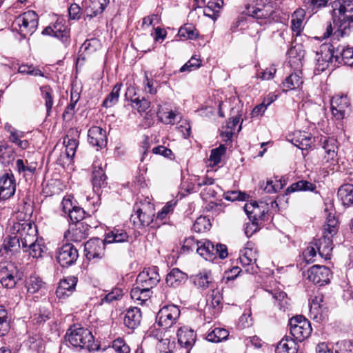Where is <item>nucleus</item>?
<instances>
[{
	"label": "nucleus",
	"mask_w": 353,
	"mask_h": 353,
	"mask_svg": "<svg viewBox=\"0 0 353 353\" xmlns=\"http://www.w3.org/2000/svg\"><path fill=\"white\" fill-rule=\"evenodd\" d=\"M65 339L75 347L84 348L89 351L97 348L92 332L80 325L74 324L70 326L66 332Z\"/></svg>",
	"instance_id": "nucleus-2"
},
{
	"label": "nucleus",
	"mask_w": 353,
	"mask_h": 353,
	"mask_svg": "<svg viewBox=\"0 0 353 353\" xmlns=\"http://www.w3.org/2000/svg\"><path fill=\"white\" fill-rule=\"evenodd\" d=\"M121 87V83H117L115 84L111 92L103 101L102 105L103 107L110 108L118 102Z\"/></svg>",
	"instance_id": "nucleus-46"
},
{
	"label": "nucleus",
	"mask_w": 353,
	"mask_h": 353,
	"mask_svg": "<svg viewBox=\"0 0 353 353\" xmlns=\"http://www.w3.org/2000/svg\"><path fill=\"white\" fill-rule=\"evenodd\" d=\"M6 128L10 132V141L19 147V142H21V139L24 137L25 133L13 128L11 125H6Z\"/></svg>",
	"instance_id": "nucleus-61"
},
{
	"label": "nucleus",
	"mask_w": 353,
	"mask_h": 353,
	"mask_svg": "<svg viewBox=\"0 0 353 353\" xmlns=\"http://www.w3.org/2000/svg\"><path fill=\"white\" fill-rule=\"evenodd\" d=\"M250 7L251 6L249 3L245 5V10L248 15L256 19H265V23H271L272 19H273V15L274 14L273 8L264 7H252V10H250Z\"/></svg>",
	"instance_id": "nucleus-28"
},
{
	"label": "nucleus",
	"mask_w": 353,
	"mask_h": 353,
	"mask_svg": "<svg viewBox=\"0 0 353 353\" xmlns=\"http://www.w3.org/2000/svg\"><path fill=\"white\" fill-rule=\"evenodd\" d=\"M37 163L36 162L29 163L27 160L23 161L21 159L16 161V168L19 173L34 174L37 170Z\"/></svg>",
	"instance_id": "nucleus-50"
},
{
	"label": "nucleus",
	"mask_w": 353,
	"mask_h": 353,
	"mask_svg": "<svg viewBox=\"0 0 353 353\" xmlns=\"http://www.w3.org/2000/svg\"><path fill=\"white\" fill-rule=\"evenodd\" d=\"M332 237L333 236L323 232L321 238L315 240L314 245L319 255L326 260L330 259L331 256L333 249Z\"/></svg>",
	"instance_id": "nucleus-23"
},
{
	"label": "nucleus",
	"mask_w": 353,
	"mask_h": 353,
	"mask_svg": "<svg viewBox=\"0 0 353 353\" xmlns=\"http://www.w3.org/2000/svg\"><path fill=\"white\" fill-rule=\"evenodd\" d=\"M19 279V272L14 263L9 262L0 264V282L4 288H14Z\"/></svg>",
	"instance_id": "nucleus-9"
},
{
	"label": "nucleus",
	"mask_w": 353,
	"mask_h": 353,
	"mask_svg": "<svg viewBox=\"0 0 353 353\" xmlns=\"http://www.w3.org/2000/svg\"><path fill=\"white\" fill-rule=\"evenodd\" d=\"M16 190L14 176L6 173L0 178V199L6 200L14 195Z\"/></svg>",
	"instance_id": "nucleus-18"
},
{
	"label": "nucleus",
	"mask_w": 353,
	"mask_h": 353,
	"mask_svg": "<svg viewBox=\"0 0 353 353\" xmlns=\"http://www.w3.org/2000/svg\"><path fill=\"white\" fill-rule=\"evenodd\" d=\"M180 314L181 311L177 305H164L157 313L156 321L160 327L167 330L176 323Z\"/></svg>",
	"instance_id": "nucleus-7"
},
{
	"label": "nucleus",
	"mask_w": 353,
	"mask_h": 353,
	"mask_svg": "<svg viewBox=\"0 0 353 353\" xmlns=\"http://www.w3.org/2000/svg\"><path fill=\"white\" fill-rule=\"evenodd\" d=\"M194 285L199 290L204 291L207 289L212 290L215 288V283L210 272H200L191 277Z\"/></svg>",
	"instance_id": "nucleus-26"
},
{
	"label": "nucleus",
	"mask_w": 353,
	"mask_h": 353,
	"mask_svg": "<svg viewBox=\"0 0 353 353\" xmlns=\"http://www.w3.org/2000/svg\"><path fill=\"white\" fill-rule=\"evenodd\" d=\"M225 152L226 147L221 144L218 148L211 150L209 160L212 163L213 165H216L221 162V157L225 154Z\"/></svg>",
	"instance_id": "nucleus-58"
},
{
	"label": "nucleus",
	"mask_w": 353,
	"mask_h": 353,
	"mask_svg": "<svg viewBox=\"0 0 353 353\" xmlns=\"http://www.w3.org/2000/svg\"><path fill=\"white\" fill-rule=\"evenodd\" d=\"M144 208H141L138 203L133 207L134 213L131 215L130 221L137 228L149 226L153 221L154 214L148 212Z\"/></svg>",
	"instance_id": "nucleus-14"
},
{
	"label": "nucleus",
	"mask_w": 353,
	"mask_h": 353,
	"mask_svg": "<svg viewBox=\"0 0 353 353\" xmlns=\"http://www.w3.org/2000/svg\"><path fill=\"white\" fill-rule=\"evenodd\" d=\"M39 24V17L33 10H28L19 15L12 23V29L26 38L32 35Z\"/></svg>",
	"instance_id": "nucleus-3"
},
{
	"label": "nucleus",
	"mask_w": 353,
	"mask_h": 353,
	"mask_svg": "<svg viewBox=\"0 0 353 353\" xmlns=\"http://www.w3.org/2000/svg\"><path fill=\"white\" fill-rule=\"evenodd\" d=\"M78 257V250L72 243H65L57 249V261L63 268L73 265Z\"/></svg>",
	"instance_id": "nucleus-11"
},
{
	"label": "nucleus",
	"mask_w": 353,
	"mask_h": 353,
	"mask_svg": "<svg viewBox=\"0 0 353 353\" xmlns=\"http://www.w3.org/2000/svg\"><path fill=\"white\" fill-rule=\"evenodd\" d=\"M229 336V332L224 328L215 327L211 332H210L206 339L212 343H219L228 339Z\"/></svg>",
	"instance_id": "nucleus-47"
},
{
	"label": "nucleus",
	"mask_w": 353,
	"mask_h": 353,
	"mask_svg": "<svg viewBox=\"0 0 353 353\" xmlns=\"http://www.w3.org/2000/svg\"><path fill=\"white\" fill-rule=\"evenodd\" d=\"M161 280L157 266L145 268L137 277L135 285H139L148 290L155 287Z\"/></svg>",
	"instance_id": "nucleus-10"
},
{
	"label": "nucleus",
	"mask_w": 353,
	"mask_h": 353,
	"mask_svg": "<svg viewBox=\"0 0 353 353\" xmlns=\"http://www.w3.org/2000/svg\"><path fill=\"white\" fill-rule=\"evenodd\" d=\"M244 210L254 225L257 226L268 219V208L265 205H259L256 201L246 203Z\"/></svg>",
	"instance_id": "nucleus-12"
},
{
	"label": "nucleus",
	"mask_w": 353,
	"mask_h": 353,
	"mask_svg": "<svg viewBox=\"0 0 353 353\" xmlns=\"http://www.w3.org/2000/svg\"><path fill=\"white\" fill-rule=\"evenodd\" d=\"M78 279L75 276H67L59 282L56 290V295L59 299H65L70 296L75 290Z\"/></svg>",
	"instance_id": "nucleus-22"
},
{
	"label": "nucleus",
	"mask_w": 353,
	"mask_h": 353,
	"mask_svg": "<svg viewBox=\"0 0 353 353\" xmlns=\"http://www.w3.org/2000/svg\"><path fill=\"white\" fill-rule=\"evenodd\" d=\"M79 132L77 128H72L68 131L64 137L63 144L65 147V154L68 158L72 159L79 145Z\"/></svg>",
	"instance_id": "nucleus-20"
},
{
	"label": "nucleus",
	"mask_w": 353,
	"mask_h": 353,
	"mask_svg": "<svg viewBox=\"0 0 353 353\" xmlns=\"http://www.w3.org/2000/svg\"><path fill=\"white\" fill-rule=\"evenodd\" d=\"M323 148L325 153L323 157V163L330 162L332 165H334L337 161L336 140L334 138H325L323 141Z\"/></svg>",
	"instance_id": "nucleus-27"
},
{
	"label": "nucleus",
	"mask_w": 353,
	"mask_h": 353,
	"mask_svg": "<svg viewBox=\"0 0 353 353\" xmlns=\"http://www.w3.org/2000/svg\"><path fill=\"white\" fill-rule=\"evenodd\" d=\"M290 332L295 341L301 342L307 339L312 332L310 321L303 316H296L289 322Z\"/></svg>",
	"instance_id": "nucleus-6"
},
{
	"label": "nucleus",
	"mask_w": 353,
	"mask_h": 353,
	"mask_svg": "<svg viewBox=\"0 0 353 353\" xmlns=\"http://www.w3.org/2000/svg\"><path fill=\"white\" fill-rule=\"evenodd\" d=\"M112 348L116 353H130L129 345L121 338H118L113 341Z\"/></svg>",
	"instance_id": "nucleus-64"
},
{
	"label": "nucleus",
	"mask_w": 353,
	"mask_h": 353,
	"mask_svg": "<svg viewBox=\"0 0 353 353\" xmlns=\"http://www.w3.org/2000/svg\"><path fill=\"white\" fill-rule=\"evenodd\" d=\"M287 55L289 58V63L292 65L296 64L297 66L302 65V59L304 57L305 52L303 49V46L296 43L292 46L287 52Z\"/></svg>",
	"instance_id": "nucleus-36"
},
{
	"label": "nucleus",
	"mask_w": 353,
	"mask_h": 353,
	"mask_svg": "<svg viewBox=\"0 0 353 353\" xmlns=\"http://www.w3.org/2000/svg\"><path fill=\"white\" fill-rule=\"evenodd\" d=\"M303 4L306 10L312 13H316L326 6V2L323 0H303Z\"/></svg>",
	"instance_id": "nucleus-57"
},
{
	"label": "nucleus",
	"mask_w": 353,
	"mask_h": 353,
	"mask_svg": "<svg viewBox=\"0 0 353 353\" xmlns=\"http://www.w3.org/2000/svg\"><path fill=\"white\" fill-rule=\"evenodd\" d=\"M335 353H353V343L350 340L338 341L335 345Z\"/></svg>",
	"instance_id": "nucleus-60"
},
{
	"label": "nucleus",
	"mask_w": 353,
	"mask_h": 353,
	"mask_svg": "<svg viewBox=\"0 0 353 353\" xmlns=\"http://www.w3.org/2000/svg\"><path fill=\"white\" fill-rule=\"evenodd\" d=\"M106 176L101 166L93 165L92 182L94 188H100L106 183Z\"/></svg>",
	"instance_id": "nucleus-43"
},
{
	"label": "nucleus",
	"mask_w": 353,
	"mask_h": 353,
	"mask_svg": "<svg viewBox=\"0 0 353 353\" xmlns=\"http://www.w3.org/2000/svg\"><path fill=\"white\" fill-rule=\"evenodd\" d=\"M89 226L83 222L70 225L65 236L74 242H81L88 236Z\"/></svg>",
	"instance_id": "nucleus-17"
},
{
	"label": "nucleus",
	"mask_w": 353,
	"mask_h": 353,
	"mask_svg": "<svg viewBox=\"0 0 353 353\" xmlns=\"http://www.w3.org/2000/svg\"><path fill=\"white\" fill-rule=\"evenodd\" d=\"M241 265L245 268V272L249 274H256L259 267L256 264L257 260L256 252L253 249L244 248L241 250L239 258Z\"/></svg>",
	"instance_id": "nucleus-15"
},
{
	"label": "nucleus",
	"mask_w": 353,
	"mask_h": 353,
	"mask_svg": "<svg viewBox=\"0 0 353 353\" xmlns=\"http://www.w3.org/2000/svg\"><path fill=\"white\" fill-rule=\"evenodd\" d=\"M21 248V243L16 234L14 236L6 237L0 248V254L1 256L8 255L9 254H14L17 252Z\"/></svg>",
	"instance_id": "nucleus-30"
},
{
	"label": "nucleus",
	"mask_w": 353,
	"mask_h": 353,
	"mask_svg": "<svg viewBox=\"0 0 353 353\" xmlns=\"http://www.w3.org/2000/svg\"><path fill=\"white\" fill-rule=\"evenodd\" d=\"M108 3L109 0H90V6L85 10L86 17L92 19L102 14Z\"/></svg>",
	"instance_id": "nucleus-35"
},
{
	"label": "nucleus",
	"mask_w": 353,
	"mask_h": 353,
	"mask_svg": "<svg viewBox=\"0 0 353 353\" xmlns=\"http://www.w3.org/2000/svg\"><path fill=\"white\" fill-rule=\"evenodd\" d=\"M18 72L19 73L24 74L44 77L43 73L39 68L34 67L32 65H21L19 67Z\"/></svg>",
	"instance_id": "nucleus-62"
},
{
	"label": "nucleus",
	"mask_w": 353,
	"mask_h": 353,
	"mask_svg": "<svg viewBox=\"0 0 353 353\" xmlns=\"http://www.w3.org/2000/svg\"><path fill=\"white\" fill-rule=\"evenodd\" d=\"M178 36L185 39H195L199 37V31L192 24H185L179 28Z\"/></svg>",
	"instance_id": "nucleus-49"
},
{
	"label": "nucleus",
	"mask_w": 353,
	"mask_h": 353,
	"mask_svg": "<svg viewBox=\"0 0 353 353\" xmlns=\"http://www.w3.org/2000/svg\"><path fill=\"white\" fill-rule=\"evenodd\" d=\"M178 343L180 345L187 350V353L190 352L196 341V334L191 329L188 327H181L177 331Z\"/></svg>",
	"instance_id": "nucleus-24"
},
{
	"label": "nucleus",
	"mask_w": 353,
	"mask_h": 353,
	"mask_svg": "<svg viewBox=\"0 0 353 353\" xmlns=\"http://www.w3.org/2000/svg\"><path fill=\"white\" fill-rule=\"evenodd\" d=\"M212 293L207 299L208 305L212 306L214 310V312H219L222 303V296L217 288L213 289Z\"/></svg>",
	"instance_id": "nucleus-51"
},
{
	"label": "nucleus",
	"mask_w": 353,
	"mask_h": 353,
	"mask_svg": "<svg viewBox=\"0 0 353 353\" xmlns=\"http://www.w3.org/2000/svg\"><path fill=\"white\" fill-rule=\"evenodd\" d=\"M129 235L123 229L113 228L105 234V241L106 243L127 242Z\"/></svg>",
	"instance_id": "nucleus-38"
},
{
	"label": "nucleus",
	"mask_w": 353,
	"mask_h": 353,
	"mask_svg": "<svg viewBox=\"0 0 353 353\" xmlns=\"http://www.w3.org/2000/svg\"><path fill=\"white\" fill-rule=\"evenodd\" d=\"M88 142L93 146L105 147L107 144L106 132L99 126H92L88 130Z\"/></svg>",
	"instance_id": "nucleus-25"
},
{
	"label": "nucleus",
	"mask_w": 353,
	"mask_h": 353,
	"mask_svg": "<svg viewBox=\"0 0 353 353\" xmlns=\"http://www.w3.org/2000/svg\"><path fill=\"white\" fill-rule=\"evenodd\" d=\"M349 105L350 101L346 95H336L331 99L332 112L337 119H343Z\"/></svg>",
	"instance_id": "nucleus-21"
},
{
	"label": "nucleus",
	"mask_w": 353,
	"mask_h": 353,
	"mask_svg": "<svg viewBox=\"0 0 353 353\" xmlns=\"http://www.w3.org/2000/svg\"><path fill=\"white\" fill-rule=\"evenodd\" d=\"M10 320L4 306L0 305V336L6 335L10 330Z\"/></svg>",
	"instance_id": "nucleus-52"
},
{
	"label": "nucleus",
	"mask_w": 353,
	"mask_h": 353,
	"mask_svg": "<svg viewBox=\"0 0 353 353\" xmlns=\"http://www.w3.org/2000/svg\"><path fill=\"white\" fill-rule=\"evenodd\" d=\"M105 243V239H90L85 243L84 246L86 257L89 260L102 258L104 255Z\"/></svg>",
	"instance_id": "nucleus-16"
},
{
	"label": "nucleus",
	"mask_w": 353,
	"mask_h": 353,
	"mask_svg": "<svg viewBox=\"0 0 353 353\" xmlns=\"http://www.w3.org/2000/svg\"><path fill=\"white\" fill-rule=\"evenodd\" d=\"M187 280V274L181 271L179 268L172 269L165 279L167 285L172 288H177L184 284Z\"/></svg>",
	"instance_id": "nucleus-31"
},
{
	"label": "nucleus",
	"mask_w": 353,
	"mask_h": 353,
	"mask_svg": "<svg viewBox=\"0 0 353 353\" xmlns=\"http://www.w3.org/2000/svg\"><path fill=\"white\" fill-rule=\"evenodd\" d=\"M45 246L37 241L30 245L27 248H23L24 252H28L29 255L33 258L41 257L42 253L44 252Z\"/></svg>",
	"instance_id": "nucleus-59"
},
{
	"label": "nucleus",
	"mask_w": 353,
	"mask_h": 353,
	"mask_svg": "<svg viewBox=\"0 0 353 353\" xmlns=\"http://www.w3.org/2000/svg\"><path fill=\"white\" fill-rule=\"evenodd\" d=\"M298 344L296 341L289 336H284L278 343L275 352L276 353H297Z\"/></svg>",
	"instance_id": "nucleus-34"
},
{
	"label": "nucleus",
	"mask_w": 353,
	"mask_h": 353,
	"mask_svg": "<svg viewBox=\"0 0 353 353\" xmlns=\"http://www.w3.org/2000/svg\"><path fill=\"white\" fill-rule=\"evenodd\" d=\"M338 230V220L334 216H332L330 214L326 219V222L323 225V232L325 234L334 236L336 234Z\"/></svg>",
	"instance_id": "nucleus-56"
},
{
	"label": "nucleus",
	"mask_w": 353,
	"mask_h": 353,
	"mask_svg": "<svg viewBox=\"0 0 353 353\" xmlns=\"http://www.w3.org/2000/svg\"><path fill=\"white\" fill-rule=\"evenodd\" d=\"M40 91L45 101L46 114L50 116L54 104L53 90L50 85H43L40 88Z\"/></svg>",
	"instance_id": "nucleus-42"
},
{
	"label": "nucleus",
	"mask_w": 353,
	"mask_h": 353,
	"mask_svg": "<svg viewBox=\"0 0 353 353\" xmlns=\"http://www.w3.org/2000/svg\"><path fill=\"white\" fill-rule=\"evenodd\" d=\"M141 317V312L139 308L137 307L130 308L125 315L124 324L129 329L134 330L140 325Z\"/></svg>",
	"instance_id": "nucleus-32"
},
{
	"label": "nucleus",
	"mask_w": 353,
	"mask_h": 353,
	"mask_svg": "<svg viewBox=\"0 0 353 353\" xmlns=\"http://www.w3.org/2000/svg\"><path fill=\"white\" fill-rule=\"evenodd\" d=\"M14 230L21 243V248H27L28 245L37 241V230L36 225L31 223H17L14 225Z\"/></svg>",
	"instance_id": "nucleus-8"
},
{
	"label": "nucleus",
	"mask_w": 353,
	"mask_h": 353,
	"mask_svg": "<svg viewBox=\"0 0 353 353\" xmlns=\"http://www.w3.org/2000/svg\"><path fill=\"white\" fill-rule=\"evenodd\" d=\"M42 34L50 35L60 39L63 43L69 42L70 30L67 26L57 22L52 26L46 27L43 31Z\"/></svg>",
	"instance_id": "nucleus-19"
},
{
	"label": "nucleus",
	"mask_w": 353,
	"mask_h": 353,
	"mask_svg": "<svg viewBox=\"0 0 353 353\" xmlns=\"http://www.w3.org/2000/svg\"><path fill=\"white\" fill-rule=\"evenodd\" d=\"M337 196L344 206L353 205V185L347 183L341 185L338 190Z\"/></svg>",
	"instance_id": "nucleus-37"
},
{
	"label": "nucleus",
	"mask_w": 353,
	"mask_h": 353,
	"mask_svg": "<svg viewBox=\"0 0 353 353\" xmlns=\"http://www.w3.org/2000/svg\"><path fill=\"white\" fill-rule=\"evenodd\" d=\"M130 101L132 102V107L137 110L139 113L145 112L150 107V101L145 97L140 99L131 97Z\"/></svg>",
	"instance_id": "nucleus-54"
},
{
	"label": "nucleus",
	"mask_w": 353,
	"mask_h": 353,
	"mask_svg": "<svg viewBox=\"0 0 353 353\" xmlns=\"http://www.w3.org/2000/svg\"><path fill=\"white\" fill-rule=\"evenodd\" d=\"M334 58L339 63L343 62L345 65L353 68V48L339 46L336 48H329L328 54H326L325 59L322 60L324 63H322L321 68H320V60L318 59V70L323 71L328 66V63L332 62Z\"/></svg>",
	"instance_id": "nucleus-4"
},
{
	"label": "nucleus",
	"mask_w": 353,
	"mask_h": 353,
	"mask_svg": "<svg viewBox=\"0 0 353 353\" xmlns=\"http://www.w3.org/2000/svg\"><path fill=\"white\" fill-rule=\"evenodd\" d=\"M332 7L334 22L336 23L338 21L340 23L334 36L336 37H343L347 34V30L353 27V1L336 0L332 2Z\"/></svg>",
	"instance_id": "nucleus-1"
},
{
	"label": "nucleus",
	"mask_w": 353,
	"mask_h": 353,
	"mask_svg": "<svg viewBox=\"0 0 353 353\" xmlns=\"http://www.w3.org/2000/svg\"><path fill=\"white\" fill-rule=\"evenodd\" d=\"M302 72L296 70L292 72L283 82V91H288L299 88L303 83Z\"/></svg>",
	"instance_id": "nucleus-33"
},
{
	"label": "nucleus",
	"mask_w": 353,
	"mask_h": 353,
	"mask_svg": "<svg viewBox=\"0 0 353 353\" xmlns=\"http://www.w3.org/2000/svg\"><path fill=\"white\" fill-rule=\"evenodd\" d=\"M211 228L210 219L205 216L198 217L193 224L192 230L198 233L204 232Z\"/></svg>",
	"instance_id": "nucleus-55"
},
{
	"label": "nucleus",
	"mask_w": 353,
	"mask_h": 353,
	"mask_svg": "<svg viewBox=\"0 0 353 353\" xmlns=\"http://www.w3.org/2000/svg\"><path fill=\"white\" fill-rule=\"evenodd\" d=\"M196 252L207 261H213L217 257L221 259H225L228 255V249L225 245L214 244L208 239H202L199 241Z\"/></svg>",
	"instance_id": "nucleus-5"
},
{
	"label": "nucleus",
	"mask_w": 353,
	"mask_h": 353,
	"mask_svg": "<svg viewBox=\"0 0 353 353\" xmlns=\"http://www.w3.org/2000/svg\"><path fill=\"white\" fill-rule=\"evenodd\" d=\"M330 270L324 265H313L307 272V279L320 286L327 284L330 282Z\"/></svg>",
	"instance_id": "nucleus-13"
},
{
	"label": "nucleus",
	"mask_w": 353,
	"mask_h": 353,
	"mask_svg": "<svg viewBox=\"0 0 353 353\" xmlns=\"http://www.w3.org/2000/svg\"><path fill=\"white\" fill-rule=\"evenodd\" d=\"M43 282L37 276H30L27 280L26 287L27 291L30 294L37 292L43 286Z\"/></svg>",
	"instance_id": "nucleus-53"
},
{
	"label": "nucleus",
	"mask_w": 353,
	"mask_h": 353,
	"mask_svg": "<svg viewBox=\"0 0 353 353\" xmlns=\"http://www.w3.org/2000/svg\"><path fill=\"white\" fill-rule=\"evenodd\" d=\"M99 46V41L96 39H91L85 41L79 49V57L83 59H85V56L90 54L97 50Z\"/></svg>",
	"instance_id": "nucleus-45"
},
{
	"label": "nucleus",
	"mask_w": 353,
	"mask_h": 353,
	"mask_svg": "<svg viewBox=\"0 0 353 353\" xmlns=\"http://www.w3.org/2000/svg\"><path fill=\"white\" fill-rule=\"evenodd\" d=\"M322 296H315L310 303V316L316 321L321 320L323 313L326 309L321 303L323 302Z\"/></svg>",
	"instance_id": "nucleus-40"
},
{
	"label": "nucleus",
	"mask_w": 353,
	"mask_h": 353,
	"mask_svg": "<svg viewBox=\"0 0 353 353\" xmlns=\"http://www.w3.org/2000/svg\"><path fill=\"white\" fill-rule=\"evenodd\" d=\"M316 186L314 183L301 180L298 182L292 183L287 188V192H294L296 191H311L313 192L316 190Z\"/></svg>",
	"instance_id": "nucleus-48"
},
{
	"label": "nucleus",
	"mask_w": 353,
	"mask_h": 353,
	"mask_svg": "<svg viewBox=\"0 0 353 353\" xmlns=\"http://www.w3.org/2000/svg\"><path fill=\"white\" fill-rule=\"evenodd\" d=\"M304 17L305 11L303 9L296 10L292 14L291 28L293 32H296V35L300 34L302 30V24Z\"/></svg>",
	"instance_id": "nucleus-44"
},
{
	"label": "nucleus",
	"mask_w": 353,
	"mask_h": 353,
	"mask_svg": "<svg viewBox=\"0 0 353 353\" xmlns=\"http://www.w3.org/2000/svg\"><path fill=\"white\" fill-rule=\"evenodd\" d=\"M312 136L307 132L296 131L293 133L291 142L301 150H307L312 143Z\"/></svg>",
	"instance_id": "nucleus-29"
},
{
	"label": "nucleus",
	"mask_w": 353,
	"mask_h": 353,
	"mask_svg": "<svg viewBox=\"0 0 353 353\" xmlns=\"http://www.w3.org/2000/svg\"><path fill=\"white\" fill-rule=\"evenodd\" d=\"M152 291L148 290L139 285H135L130 292L131 298L138 304L142 305L152 296Z\"/></svg>",
	"instance_id": "nucleus-39"
},
{
	"label": "nucleus",
	"mask_w": 353,
	"mask_h": 353,
	"mask_svg": "<svg viewBox=\"0 0 353 353\" xmlns=\"http://www.w3.org/2000/svg\"><path fill=\"white\" fill-rule=\"evenodd\" d=\"M223 5V0H211L209 1L207 6L204 7L203 14L213 20H216L219 17V10Z\"/></svg>",
	"instance_id": "nucleus-41"
},
{
	"label": "nucleus",
	"mask_w": 353,
	"mask_h": 353,
	"mask_svg": "<svg viewBox=\"0 0 353 353\" xmlns=\"http://www.w3.org/2000/svg\"><path fill=\"white\" fill-rule=\"evenodd\" d=\"M276 184H273V181L272 180H267L265 184L264 182L262 183L261 188L267 193L276 192L283 187L284 184L282 183L281 180H276Z\"/></svg>",
	"instance_id": "nucleus-63"
}]
</instances>
